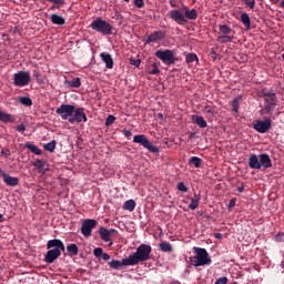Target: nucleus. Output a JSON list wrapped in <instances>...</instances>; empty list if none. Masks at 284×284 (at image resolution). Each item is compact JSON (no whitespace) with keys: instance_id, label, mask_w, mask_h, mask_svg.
<instances>
[{"instance_id":"34","label":"nucleus","mask_w":284,"mask_h":284,"mask_svg":"<svg viewBox=\"0 0 284 284\" xmlns=\"http://www.w3.org/2000/svg\"><path fill=\"white\" fill-rule=\"evenodd\" d=\"M67 252L70 256H77V254H79V246H77V244H70L67 246Z\"/></svg>"},{"instance_id":"23","label":"nucleus","mask_w":284,"mask_h":284,"mask_svg":"<svg viewBox=\"0 0 284 284\" xmlns=\"http://www.w3.org/2000/svg\"><path fill=\"white\" fill-rule=\"evenodd\" d=\"M0 121L2 123H14V121H17V120L14 119V115L3 112L0 109Z\"/></svg>"},{"instance_id":"26","label":"nucleus","mask_w":284,"mask_h":284,"mask_svg":"<svg viewBox=\"0 0 284 284\" xmlns=\"http://www.w3.org/2000/svg\"><path fill=\"white\" fill-rule=\"evenodd\" d=\"M241 22L243 23V26H245L246 30H251L252 21L250 20V16L247 13L241 14Z\"/></svg>"},{"instance_id":"17","label":"nucleus","mask_w":284,"mask_h":284,"mask_svg":"<svg viewBox=\"0 0 284 284\" xmlns=\"http://www.w3.org/2000/svg\"><path fill=\"white\" fill-rule=\"evenodd\" d=\"M100 58L103 63H105V68H108V70H112V68H114V60L112 59V55L110 53L102 52L100 53Z\"/></svg>"},{"instance_id":"22","label":"nucleus","mask_w":284,"mask_h":284,"mask_svg":"<svg viewBox=\"0 0 284 284\" xmlns=\"http://www.w3.org/2000/svg\"><path fill=\"white\" fill-rule=\"evenodd\" d=\"M192 123H195V125H199L201 129L207 128V121H205L203 115H192Z\"/></svg>"},{"instance_id":"24","label":"nucleus","mask_w":284,"mask_h":284,"mask_svg":"<svg viewBox=\"0 0 284 284\" xmlns=\"http://www.w3.org/2000/svg\"><path fill=\"white\" fill-rule=\"evenodd\" d=\"M33 77L36 79V82L39 84V85H45V77L43 74H41V71L39 70H33Z\"/></svg>"},{"instance_id":"32","label":"nucleus","mask_w":284,"mask_h":284,"mask_svg":"<svg viewBox=\"0 0 284 284\" xmlns=\"http://www.w3.org/2000/svg\"><path fill=\"white\" fill-rule=\"evenodd\" d=\"M67 85L69 88H81V79L80 78H74L73 80H67L65 81Z\"/></svg>"},{"instance_id":"21","label":"nucleus","mask_w":284,"mask_h":284,"mask_svg":"<svg viewBox=\"0 0 284 284\" xmlns=\"http://www.w3.org/2000/svg\"><path fill=\"white\" fill-rule=\"evenodd\" d=\"M248 166L251 168V170H261V160H258V156H256V154L250 155Z\"/></svg>"},{"instance_id":"45","label":"nucleus","mask_w":284,"mask_h":284,"mask_svg":"<svg viewBox=\"0 0 284 284\" xmlns=\"http://www.w3.org/2000/svg\"><path fill=\"white\" fill-rule=\"evenodd\" d=\"M49 1V3H54L55 6H63L65 3V0H45Z\"/></svg>"},{"instance_id":"51","label":"nucleus","mask_w":284,"mask_h":284,"mask_svg":"<svg viewBox=\"0 0 284 284\" xmlns=\"http://www.w3.org/2000/svg\"><path fill=\"white\" fill-rule=\"evenodd\" d=\"M234 205H236V199L230 200L229 206H230V207H234Z\"/></svg>"},{"instance_id":"57","label":"nucleus","mask_w":284,"mask_h":284,"mask_svg":"<svg viewBox=\"0 0 284 284\" xmlns=\"http://www.w3.org/2000/svg\"><path fill=\"white\" fill-rule=\"evenodd\" d=\"M272 3H278V0H271Z\"/></svg>"},{"instance_id":"35","label":"nucleus","mask_w":284,"mask_h":284,"mask_svg":"<svg viewBox=\"0 0 284 284\" xmlns=\"http://www.w3.org/2000/svg\"><path fill=\"white\" fill-rule=\"evenodd\" d=\"M43 148L47 152H54V150H57V141L52 140L51 142L44 144Z\"/></svg>"},{"instance_id":"11","label":"nucleus","mask_w":284,"mask_h":284,"mask_svg":"<svg viewBox=\"0 0 284 284\" xmlns=\"http://www.w3.org/2000/svg\"><path fill=\"white\" fill-rule=\"evenodd\" d=\"M88 123V115L83 108H75L71 118H69V123Z\"/></svg>"},{"instance_id":"50","label":"nucleus","mask_w":284,"mask_h":284,"mask_svg":"<svg viewBox=\"0 0 284 284\" xmlns=\"http://www.w3.org/2000/svg\"><path fill=\"white\" fill-rule=\"evenodd\" d=\"M16 130H17L18 132H26V125H24V124H20V125H18V126H16Z\"/></svg>"},{"instance_id":"56","label":"nucleus","mask_w":284,"mask_h":284,"mask_svg":"<svg viewBox=\"0 0 284 284\" xmlns=\"http://www.w3.org/2000/svg\"><path fill=\"white\" fill-rule=\"evenodd\" d=\"M237 190H239V192H243V190H245V187L244 186H240Z\"/></svg>"},{"instance_id":"20","label":"nucleus","mask_w":284,"mask_h":284,"mask_svg":"<svg viewBox=\"0 0 284 284\" xmlns=\"http://www.w3.org/2000/svg\"><path fill=\"white\" fill-rule=\"evenodd\" d=\"M182 10H184V17L190 19V21H196L199 19V12H196V9H187V7H182Z\"/></svg>"},{"instance_id":"38","label":"nucleus","mask_w":284,"mask_h":284,"mask_svg":"<svg viewBox=\"0 0 284 284\" xmlns=\"http://www.w3.org/2000/svg\"><path fill=\"white\" fill-rule=\"evenodd\" d=\"M20 103H22V105H27V108H30V105H32V99L22 97L20 98Z\"/></svg>"},{"instance_id":"28","label":"nucleus","mask_w":284,"mask_h":284,"mask_svg":"<svg viewBox=\"0 0 284 284\" xmlns=\"http://www.w3.org/2000/svg\"><path fill=\"white\" fill-rule=\"evenodd\" d=\"M135 207H136V202H134V200H128L123 204V210H126L128 212H134Z\"/></svg>"},{"instance_id":"33","label":"nucleus","mask_w":284,"mask_h":284,"mask_svg":"<svg viewBox=\"0 0 284 284\" xmlns=\"http://www.w3.org/2000/svg\"><path fill=\"white\" fill-rule=\"evenodd\" d=\"M159 247L161 250V252H173V248H172V244H170V242H161L159 244Z\"/></svg>"},{"instance_id":"59","label":"nucleus","mask_w":284,"mask_h":284,"mask_svg":"<svg viewBox=\"0 0 284 284\" xmlns=\"http://www.w3.org/2000/svg\"><path fill=\"white\" fill-rule=\"evenodd\" d=\"M159 118H160V119H163V114H162V113H159Z\"/></svg>"},{"instance_id":"4","label":"nucleus","mask_w":284,"mask_h":284,"mask_svg":"<svg viewBox=\"0 0 284 284\" xmlns=\"http://www.w3.org/2000/svg\"><path fill=\"white\" fill-rule=\"evenodd\" d=\"M234 34L236 32L227 27V24H220L216 41L219 43H232L234 41Z\"/></svg>"},{"instance_id":"37","label":"nucleus","mask_w":284,"mask_h":284,"mask_svg":"<svg viewBox=\"0 0 284 284\" xmlns=\"http://www.w3.org/2000/svg\"><path fill=\"white\" fill-rule=\"evenodd\" d=\"M148 73L149 74H159V72H161L159 70V65H156V63H152L150 67H148Z\"/></svg>"},{"instance_id":"29","label":"nucleus","mask_w":284,"mask_h":284,"mask_svg":"<svg viewBox=\"0 0 284 284\" xmlns=\"http://www.w3.org/2000/svg\"><path fill=\"white\" fill-rule=\"evenodd\" d=\"M185 61H186L187 65H190L191 63L199 64V55H196V53H189L185 57Z\"/></svg>"},{"instance_id":"8","label":"nucleus","mask_w":284,"mask_h":284,"mask_svg":"<svg viewBox=\"0 0 284 284\" xmlns=\"http://www.w3.org/2000/svg\"><path fill=\"white\" fill-rule=\"evenodd\" d=\"M133 143H140V145H143L145 150H149V152H152L153 154H159V148L150 140H148V136L145 134H138L133 136Z\"/></svg>"},{"instance_id":"15","label":"nucleus","mask_w":284,"mask_h":284,"mask_svg":"<svg viewBox=\"0 0 284 284\" xmlns=\"http://www.w3.org/2000/svg\"><path fill=\"white\" fill-rule=\"evenodd\" d=\"M165 38V31H154L149 34L144 40L145 45H150V43H159V41H163Z\"/></svg>"},{"instance_id":"31","label":"nucleus","mask_w":284,"mask_h":284,"mask_svg":"<svg viewBox=\"0 0 284 284\" xmlns=\"http://www.w3.org/2000/svg\"><path fill=\"white\" fill-rule=\"evenodd\" d=\"M26 148L28 150H30L33 154H37V156L42 154L41 149H39V146H37V145L32 144V143H27Z\"/></svg>"},{"instance_id":"1","label":"nucleus","mask_w":284,"mask_h":284,"mask_svg":"<svg viewBox=\"0 0 284 284\" xmlns=\"http://www.w3.org/2000/svg\"><path fill=\"white\" fill-rule=\"evenodd\" d=\"M47 250L49 251L44 256V261L45 263H52L61 256V252H65V245L61 240H50L47 243Z\"/></svg>"},{"instance_id":"43","label":"nucleus","mask_w":284,"mask_h":284,"mask_svg":"<svg viewBox=\"0 0 284 284\" xmlns=\"http://www.w3.org/2000/svg\"><path fill=\"white\" fill-rule=\"evenodd\" d=\"M176 187L179 192H187V186H185V183L183 182H179Z\"/></svg>"},{"instance_id":"2","label":"nucleus","mask_w":284,"mask_h":284,"mask_svg":"<svg viewBox=\"0 0 284 284\" xmlns=\"http://www.w3.org/2000/svg\"><path fill=\"white\" fill-rule=\"evenodd\" d=\"M152 254V246L148 244H141L136 252L129 255V263L131 265H139L145 261H150V255Z\"/></svg>"},{"instance_id":"5","label":"nucleus","mask_w":284,"mask_h":284,"mask_svg":"<svg viewBox=\"0 0 284 284\" xmlns=\"http://www.w3.org/2000/svg\"><path fill=\"white\" fill-rule=\"evenodd\" d=\"M155 57L160 59V61L165 63V65H174V63H176L178 61L175 52L170 49H166L164 51L158 50L155 52Z\"/></svg>"},{"instance_id":"9","label":"nucleus","mask_w":284,"mask_h":284,"mask_svg":"<svg viewBox=\"0 0 284 284\" xmlns=\"http://www.w3.org/2000/svg\"><path fill=\"white\" fill-rule=\"evenodd\" d=\"M75 108L77 106L72 104H61L60 108L55 110V112L61 116L63 121H68V119L72 118V114H74Z\"/></svg>"},{"instance_id":"7","label":"nucleus","mask_w":284,"mask_h":284,"mask_svg":"<svg viewBox=\"0 0 284 284\" xmlns=\"http://www.w3.org/2000/svg\"><path fill=\"white\" fill-rule=\"evenodd\" d=\"M30 81H32V78L28 71H19L13 74V84L17 88H26V85L30 84Z\"/></svg>"},{"instance_id":"55","label":"nucleus","mask_w":284,"mask_h":284,"mask_svg":"<svg viewBox=\"0 0 284 284\" xmlns=\"http://www.w3.org/2000/svg\"><path fill=\"white\" fill-rule=\"evenodd\" d=\"M170 3H171V8H176V4L173 1H171Z\"/></svg>"},{"instance_id":"61","label":"nucleus","mask_w":284,"mask_h":284,"mask_svg":"<svg viewBox=\"0 0 284 284\" xmlns=\"http://www.w3.org/2000/svg\"><path fill=\"white\" fill-rule=\"evenodd\" d=\"M126 3L130 2V0H124Z\"/></svg>"},{"instance_id":"47","label":"nucleus","mask_w":284,"mask_h":284,"mask_svg":"<svg viewBox=\"0 0 284 284\" xmlns=\"http://www.w3.org/2000/svg\"><path fill=\"white\" fill-rule=\"evenodd\" d=\"M134 6L136 8H143V6H145V2L143 0H134Z\"/></svg>"},{"instance_id":"48","label":"nucleus","mask_w":284,"mask_h":284,"mask_svg":"<svg viewBox=\"0 0 284 284\" xmlns=\"http://www.w3.org/2000/svg\"><path fill=\"white\" fill-rule=\"evenodd\" d=\"M204 112H206V114H214V108L206 105L204 108Z\"/></svg>"},{"instance_id":"41","label":"nucleus","mask_w":284,"mask_h":284,"mask_svg":"<svg viewBox=\"0 0 284 284\" xmlns=\"http://www.w3.org/2000/svg\"><path fill=\"white\" fill-rule=\"evenodd\" d=\"M33 165L37 168V170H43V165H45V162L42 160H37Z\"/></svg>"},{"instance_id":"36","label":"nucleus","mask_w":284,"mask_h":284,"mask_svg":"<svg viewBox=\"0 0 284 284\" xmlns=\"http://www.w3.org/2000/svg\"><path fill=\"white\" fill-rule=\"evenodd\" d=\"M241 99H243V97H236V98H234L233 99V101H232V110H233V112H239V103H241Z\"/></svg>"},{"instance_id":"44","label":"nucleus","mask_w":284,"mask_h":284,"mask_svg":"<svg viewBox=\"0 0 284 284\" xmlns=\"http://www.w3.org/2000/svg\"><path fill=\"white\" fill-rule=\"evenodd\" d=\"M130 63L131 65H135V68H139V65H141V59L131 58Z\"/></svg>"},{"instance_id":"14","label":"nucleus","mask_w":284,"mask_h":284,"mask_svg":"<svg viewBox=\"0 0 284 284\" xmlns=\"http://www.w3.org/2000/svg\"><path fill=\"white\" fill-rule=\"evenodd\" d=\"M253 128L256 132H260V134H265L270 128H272V120L266 119V120H257L254 124Z\"/></svg>"},{"instance_id":"52","label":"nucleus","mask_w":284,"mask_h":284,"mask_svg":"<svg viewBox=\"0 0 284 284\" xmlns=\"http://www.w3.org/2000/svg\"><path fill=\"white\" fill-rule=\"evenodd\" d=\"M102 258H103V261H110V254H108V253H102Z\"/></svg>"},{"instance_id":"18","label":"nucleus","mask_w":284,"mask_h":284,"mask_svg":"<svg viewBox=\"0 0 284 284\" xmlns=\"http://www.w3.org/2000/svg\"><path fill=\"white\" fill-rule=\"evenodd\" d=\"M267 170L272 168V159H270V155L266 153L260 154V169Z\"/></svg>"},{"instance_id":"27","label":"nucleus","mask_w":284,"mask_h":284,"mask_svg":"<svg viewBox=\"0 0 284 284\" xmlns=\"http://www.w3.org/2000/svg\"><path fill=\"white\" fill-rule=\"evenodd\" d=\"M200 201H201V195L194 194V196L191 199L189 210H196V207H199Z\"/></svg>"},{"instance_id":"3","label":"nucleus","mask_w":284,"mask_h":284,"mask_svg":"<svg viewBox=\"0 0 284 284\" xmlns=\"http://www.w3.org/2000/svg\"><path fill=\"white\" fill-rule=\"evenodd\" d=\"M194 256L190 257L191 265L194 267H204V265H212V258L207 250L201 247H193Z\"/></svg>"},{"instance_id":"46","label":"nucleus","mask_w":284,"mask_h":284,"mask_svg":"<svg viewBox=\"0 0 284 284\" xmlns=\"http://www.w3.org/2000/svg\"><path fill=\"white\" fill-rule=\"evenodd\" d=\"M215 284H227V277H220L215 281Z\"/></svg>"},{"instance_id":"30","label":"nucleus","mask_w":284,"mask_h":284,"mask_svg":"<svg viewBox=\"0 0 284 284\" xmlns=\"http://www.w3.org/2000/svg\"><path fill=\"white\" fill-rule=\"evenodd\" d=\"M202 163H203V160L199 156H192L189 160V165H193L194 168H201Z\"/></svg>"},{"instance_id":"53","label":"nucleus","mask_w":284,"mask_h":284,"mask_svg":"<svg viewBox=\"0 0 284 284\" xmlns=\"http://www.w3.org/2000/svg\"><path fill=\"white\" fill-rule=\"evenodd\" d=\"M214 237L217 239V240H221V239H223V234L214 233Z\"/></svg>"},{"instance_id":"6","label":"nucleus","mask_w":284,"mask_h":284,"mask_svg":"<svg viewBox=\"0 0 284 284\" xmlns=\"http://www.w3.org/2000/svg\"><path fill=\"white\" fill-rule=\"evenodd\" d=\"M92 30H95V32H100L101 34H112V24H110L108 21L98 18L91 23Z\"/></svg>"},{"instance_id":"60","label":"nucleus","mask_w":284,"mask_h":284,"mask_svg":"<svg viewBox=\"0 0 284 284\" xmlns=\"http://www.w3.org/2000/svg\"><path fill=\"white\" fill-rule=\"evenodd\" d=\"M282 8H284V0L281 2Z\"/></svg>"},{"instance_id":"16","label":"nucleus","mask_w":284,"mask_h":284,"mask_svg":"<svg viewBox=\"0 0 284 284\" xmlns=\"http://www.w3.org/2000/svg\"><path fill=\"white\" fill-rule=\"evenodd\" d=\"M128 265H132V264L130 263V257H125V258H123L122 261L112 260L111 262H109V266H110L112 270H121V267L128 266Z\"/></svg>"},{"instance_id":"25","label":"nucleus","mask_w":284,"mask_h":284,"mask_svg":"<svg viewBox=\"0 0 284 284\" xmlns=\"http://www.w3.org/2000/svg\"><path fill=\"white\" fill-rule=\"evenodd\" d=\"M51 22L54 24V26H65V19H63V17L57 14V13H53L51 16Z\"/></svg>"},{"instance_id":"54","label":"nucleus","mask_w":284,"mask_h":284,"mask_svg":"<svg viewBox=\"0 0 284 284\" xmlns=\"http://www.w3.org/2000/svg\"><path fill=\"white\" fill-rule=\"evenodd\" d=\"M3 221H6V219L3 217V214L0 213V223H3Z\"/></svg>"},{"instance_id":"49","label":"nucleus","mask_w":284,"mask_h":284,"mask_svg":"<svg viewBox=\"0 0 284 284\" xmlns=\"http://www.w3.org/2000/svg\"><path fill=\"white\" fill-rule=\"evenodd\" d=\"M122 133L124 134V136H126V139H130L132 136V131L128 129L122 130Z\"/></svg>"},{"instance_id":"58","label":"nucleus","mask_w":284,"mask_h":284,"mask_svg":"<svg viewBox=\"0 0 284 284\" xmlns=\"http://www.w3.org/2000/svg\"><path fill=\"white\" fill-rule=\"evenodd\" d=\"M6 172H3V170L0 169V174L1 176L4 174Z\"/></svg>"},{"instance_id":"12","label":"nucleus","mask_w":284,"mask_h":284,"mask_svg":"<svg viewBox=\"0 0 284 284\" xmlns=\"http://www.w3.org/2000/svg\"><path fill=\"white\" fill-rule=\"evenodd\" d=\"M94 227H97V220H83L81 234L84 235L85 239H89V236H92V230H94Z\"/></svg>"},{"instance_id":"42","label":"nucleus","mask_w":284,"mask_h":284,"mask_svg":"<svg viewBox=\"0 0 284 284\" xmlns=\"http://www.w3.org/2000/svg\"><path fill=\"white\" fill-rule=\"evenodd\" d=\"M93 254L97 258H101L102 254H103V248L101 247H97L93 250Z\"/></svg>"},{"instance_id":"19","label":"nucleus","mask_w":284,"mask_h":284,"mask_svg":"<svg viewBox=\"0 0 284 284\" xmlns=\"http://www.w3.org/2000/svg\"><path fill=\"white\" fill-rule=\"evenodd\" d=\"M3 182L10 187H17L19 185V178L10 176L8 173H2Z\"/></svg>"},{"instance_id":"40","label":"nucleus","mask_w":284,"mask_h":284,"mask_svg":"<svg viewBox=\"0 0 284 284\" xmlns=\"http://www.w3.org/2000/svg\"><path fill=\"white\" fill-rule=\"evenodd\" d=\"M242 1L246 6V8H250L251 10H254V6H256L255 0H242Z\"/></svg>"},{"instance_id":"13","label":"nucleus","mask_w":284,"mask_h":284,"mask_svg":"<svg viewBox=\"0 0 284 284\" xmlns=\"http://www.w3.org/2000/svg\"><path fill=\"white\" fill-rule=\"evenodd\" d=\"M114 234H116V230H114V229L108 230L106 227H103V226H101L99 229L100 239L104 243H109V247H111V245H112V235H114Z\"/></svg>"},{"instance_id":"10","label":"nucleus","mask_w":284,"mask_h":284,"mask_svg":"<svg viewBox=\"0 0 284 284\" xmlns=\"http://www.w3.org/2000/svg\"><path fill=\"white\" fill-rule=\"evenodd\" d=\"M169 17L170 19L175 21V23H178L179 26H183L184 23H187V18L185 17V11L183 7L178 10H171L169 12Z\"/></svg>"},{"instance_id":"39","label":"nucleus","mask_w":284,"mask_h":284,"mask_svg":"<svg viewBox=\"0 0 284 284\" xmlns=\"http://www.w3.org/2000/svg\"><path fill=\"white\" fill-rule=\"evenodd\" d=\"M115 121H116V118L114 115H108L105 119L106 128H110V125H112Z\"/></svg>"}]
</instances>
